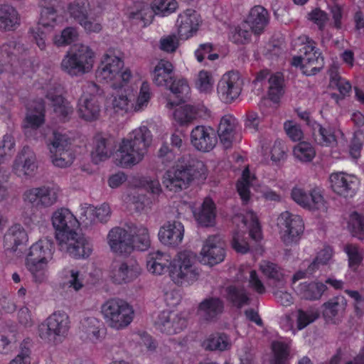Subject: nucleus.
Segmentation results:
<instances>
[{
  "label": "nucleus",
  "instance_id": "nucleus-1",
  "mask_svg": "<svg viewBox=\"0 0 364 364\" xmlns=\"http://www.w3.org/2000/svg\"><path fill=\"white\" fill-rule=\"evenodd\" d=\"M52 224L55 230V238L63 250L75 259L90 255L92 245L82 234L76 232L78 221L68 209L56 210L52 215Z\"/></svg>",
  "mask_w": 364,
  "mask_h": 364
},
{
  "label": "nucleus",
  "instance_id": "nucleus-2",
  "mask_svg": "<svg viewBox=\"0 0 364 364\" xmlns=\"http://www.w3.org/2000/svg\"><path fill=\"white\" fill-rule=\"evenodd\" d=\"M151 141L152 135L146 127L134 129L129 138L122 140L117 150V160L119 164L124 168H128L139 163Z\"/></svg>",
  "mask_w": 364,
  "mask_h": 364
},
{
  "label": "nucleus",
  "instance_id": "nucleus-3",
  "mask_svg": "<svg viewBox=\"0 0 364 364\" xmlns=\"http://www.w3.org/2000/svg\"><path fill=\"white\" fill-rule=\"evenodd\" d=\"M53 250V241L48 237L39 240L30 247L26 257V267L36 282L44 281L45 269L48 261L52 259Z\"/></svg>",
  "mask_w": 364,
  "mask_h": 364
},
{
  "label": "nucleus",
  "instance_id": "nucleus-4",
  "mask_svg": "<svg viewBox=\"0 0 364 364\" xmlns=\"http://www.w3.org/2000/svg\"><path fill=\"white\" fill-rule=\"evenodd\" d=\"M203 164L194 160L186 161L181 158L177 164L170 170H168L164 176L163 184L171 191L179 192L186 189L190 183L197 176L198 166Z\"/></svg>",
  "mask_w": 364,
  "mask_h": 364
},
{
  "label": "nucleus",
  "instance_id": "nucleus-5",
  "mask_svg": "<svg viewBox=\"0 0 364 364\" xmlns=\"http://www.w3.org/2000/svg\"><path fill=\"white\" fill-rule=\"evenodd\" d=\"M196 255L193 252L184 250L178 252L169 264V276L171 280L178 285L192 284L197 281L200 271L196 266Z\"/></svg>",
  "mask_w": 364,
  "mask_h": 364
},
{
  "label": "nucleus",
  "instance_id": "nucleus-6",
  "mask_svg": "<svg viewBox=\"0 0 364 364\" xmlns=\"http://www.w3.org/2000/svg\"><path fill=\"white\" fill-rule=\"evenodd\" d=\"M95 58L94 51L89 46L81 44L65 55L60 66L71 76H81L92 70Z\"/></svg>",
  "mask_w": 364,
  "mask_h": 364
},
{
  "label": "nucleus",
  "instance_id": "nucleus-7",
  "mask_svg": "<svg viewBox=\"0 0 364 364\" xmlns=\"http://www.w3.org/2000/svg\"><path fill=\"white\" fill-rule=\"evenodd\" d=\"M124 62L118 57L105 53L103 59L96 70V76L100 80L113 81L111 87L120 89L126 85L132 77L131 71L128 69L123 72Z\"/></svg>",
  "mask_w": 364,
  "mask_h": 364
},
{
  "label": "nucleus",
  "instance_id": "nucleus-8",
  "mask_svg": "<svg viewBox=\"0 0 364 364\" xmlns=\"http://www.w3.org/2000/svg\"><path fill=\"white\" fill-rule=\"evenodd\" d=\"M102 313L112 328L119 329L127 326L133 319L131 306L121 299H110L102 306Z\"/></svg>",
  "mask_w": 364,
  "mask_h": 364
},
{
  "label": "nucleus",
  "instance_id": "nucleus-9",
  "mask_svg": "<svg viewBox=\"0 0 364 364\" xmlns=\"http://www.w3.org/2000/svg\"><path fill=\"white\" fill-rule=\"evenodd\" d=\"M69 317L65 312H54L38 326L39 336L54 341L67 335L70 326Z\"/></svg>",
  "mask_w": 364,
  "mask_h": 364
},
{
  "label": "nucleus",
  "instance_id": "nucleus-10",
  "mask_svg": "<svg viewBox=\"0 0 364 364\" xmlns=\"http://www.w3.org/2000/svg\"><path fill=\"white\" fill-rule=\"evenodd\" d=\"M102 92L95 82H89L86 91L82 95L78 102V113L81 118L86 121H94L98 119L100 114V105L97 100V95Z\"/></svg>",
  "mask_w": 364,
  "mask_h": 364
},
{
  "label": "nucleus",
  "instance_id": "nucleus-11",
  "mask_svg": "<svg viewBox=\"0 0 364 364\" xmlns=\"http://www.w3.org/2000/svg\"><path fill=\"white\" fill-rule=\"evenodd\" d=\"M279 225L284 232L282 240L287 245L296 243L304 232V224L300 216L285 211L279 215Z\"/></svg>",
  "mask_w": 364,
  "mask_h": 364
},
{
  "label": "nucleus",
  "instance_id": "nucleus-12",
  "mask_svg": "<svg viewBox=\"0 0 364 364\" xmlns=\"http://www.w3.org/2000/svg\"><path fill=\"white\" fill-rule=\"evenodd\" d=\"M242 84L238 72L230 71L225 74L217 86L220 99L225 103L232 102L240 95Z\"/></svg>",
  "mask_w": 364,
  "mask_h": 364
},
{
  "label": "nucleus",
  "instance_id": "nucleus-13",
  "mask_svg": "<svg viewBox=\"0 0 364 364\" xmlns=\"http://www.w3.org/2000/svg\"><path fill=\"white\" fill-rule=\"evenodd\" d=\"M155 328L163 333L173 335L181 333L187 326V320L181 314L170 311L160 312L154 321Z\"/></svg>",
  "mask_w": 364,
  "mask_h": 364
},
{
  "label": "nucleus",
  "instance_id": "nucleus-14",
  "mask_svg": "<svg viewBox=\"0 0 364 364\" xmlns=\"http://www.w3.org/2000/svg\"><path fill=\"white\" fill-rule=\"evenodd\" d=\"M141 274V267L134 259L129 258L124 262L112 266L111 278L117 284L129 283L136 279Z\"/></svg>",
  "mask_w": 364,
  "mask_h": 364
},
{
  "label": "nucleus",
  "instance_id": "nucleus-15",
  "mask_svg": "<svg viewBox=\"0 0 364 364\" xmlns=\"http://www.w3.org/2000/svg\"><path fill=\"white\" fill-rule=\"evenodd\" d=\"M291 198L301 207L311 210L326 209L322 195L314 189L306 192L301 188H294L291 193Z\"/></svg>",
  "mask_w": 364,
  "mask_h": 364
},
{
  "label": "nucleus",
  "instance_id": "nucleus-16",
  "mask_svg": "<svg viewBox=\"0 0 364 364\" xmlns=\"http://www.w3.org/2000/svg\"><path fill=\"white\" fill-rule=\"evenodd\" d=\"M224 242L219 235L209 236L201 250L202 259L210 266L223 261L225 255Z\"/></svg>",
  "mask_w": 364,
  "mask_h": 364
},
{
  "label": "nucleus",
  "instance_id": "nucleus-17",
  "mask_svg": "<svg viewBox=\"0 0 364 364\" xmlns=\"http://www.w3.org/2000/svg\"><path fill=\"white\" fill-rule=\"evenodd\" d=\"M191 141L197 150L208 152L215 146L217 137L211 127L196 126L191 133Z\"/></svg>",
  "mask_w": 364,
  "mask_h": 364
},
{
  "label": "nucleus",
  "instance_id": "nucleus-18",
  "mask_svg": "<svg viewBox=\"0 0 364 364\" xmlns=\"http://www.w3.org/2000/svg\"><path fill=\"white\" fill-rule=\"evenodd\" d=\"M224 301L218 296H208L200 301L197 312L201 318L208 322H215L223 314Z\"/></svg>",
  "mask_w": 364,
  "mask_h": 364
},
{
  "label": "nucleus",
  "instance_id": "nucleus-19",
  "mask_svg": "<svg viewBox=\"0 0 364 364\" xmlns=\"http://www.w3.org/2000/svg\"><path fill=\"white\" fill-rule=\"evenodd\" d=\"M107 240L112 251L117 254L128 255L133 250L130 233L120 227H115L109 232Z\"/></svg>",
  "mask_w": 364,
  "mask_h": 364
},
{
  "label": "nucleus",
  "instance_id": "nucleus-20",
  "mask_svg": "<svg viewBox=\"0 0 364 364\" xmlns=\"http://www.w3.org/2000/svg\"><path fill=\"white\" fill-rule=\"evenodd\" d=\"M28 236L20 225L11 226L4 236V247L6 252L15 253L17 257L22 254L21 247L27 242Z\"/></svg>",
  "mask_w": 364,
  "mask_h": 364
},
{
  "label": "nucleus",
  "instance_id": "nucleus-21",
  "mask_svg": "<svg viewBox=\"0 0 364 364\" xmlns=\"http://www.w3.org/2000/svg\"><path fill=\"white\" fill-rule=\"evenodd\" d=\"M184 234V228L178 221H168L159 231V239L164 245L177 247L181 243Z\"/></svg>",
  "mask_w": 364,
  "mask_h": 364
},
{
  "label": "nucleus",
  "instance_id": "nucleus-22",
  "mask_svg": "<svg viewBox=\"0 0 364 364\" xmlns=\"http://www.w3.org/2000/svg\"><path fill=\"white\" fill-rule=\"evenodd\" d=\"M200 23L199 15L193 9L180 14L176 21L178 33L181 39H188L196 33Z\"/></svg>",
  "mask_w": 364,
  "mask_h": 364
},
{
  "label": "nucleus",
  "instance_id": "nucleus-23",
  "mask_svg": "<svg viewBox=\"0 0 364 364\" xmlns=\"http://www.w3.org/2000/svg\"><path fill=\"white\" fill-rule=\"evenodd\" d=\"M14 171L18 176H31L37 168L36 158L34 152L28 146H24L16 156Z\"/></svg>",
  "mask_w": 364,
  "mask_h": 364
},
{
  "label": "nucleus",
  "instance_id": "nucleus-24",
  "mask_svg": "<svg viewBox=\"0 0 364 364\" xmlns=\"http://www.w3.org/2000/svg\"><path fill=\"white\" fill-rule=\"evenodd\" d=\"M25 200L28 202L41 204L43 207H50L58 200V190L53 187L41 186L28 190L24 193Z\"/></svg>",
  "mask_w": 364,
  "mask_h": 364
},
{
  "label": "nucleus",
  "instance_id": "nucleus-25",
  "mask_svg": "<svg viewBox=\"0 0 364 364\" xmlns=\"http://www.w3.org/2000/svg\"><path fill=\"white\" fill-rule=\"evenodd\" d=\"M210 111L203 105H186L176 109L173 117L181 125H187L197 118L210 117Z\"/></svg>",
  "mask_w": 364,
  "mask_h": 364
},
{
  "label": "nucleus",
  "instance_id": "nucleus-26",
  "mask_svg": "<svg viewBox=\"0 0 364 364\" xmlns=\"http://www.w3.org/2000/svg\"><path fill=\"white\" fill-rule=\"evenodd\" d=\"M304 63L302 64V71L306 75H314L319 72L324 65L323 58L318 49L308 44L304 46Z\"/></svg>",
  "mask_w": 364,
  "mask_h": 364
},
{
  "label": "nucleus",
  "instance_id": "nucleus-27",
  "mask_svg": "<svg viewBox=\"0 0 364 364\" xmlns=\"http://www.w3.org/2000/svg\"><path fill=\"white\" fill-rule=\"evenodd\" d=\"M58 0H40L41 11L38 26L48 31L55 26L58 17L56 8L58 6Z\"/></svg>",
  "mask_w": 364,
  "mask_h": 364
},
{
  "label": "nucleus",
  "instance_id": "nucleus-28",
  "mask_svg": "<svg viewBox=\"0 0 364 364\" xmlns=\"http://www.w3.org/2000/svg\"><path fill=\"white\" fill-rule=\"evenodd\" d=\"M193 215L199 225L211 227L215 222V205L210 198H205L198 208L193 211Z\"/></svg>",
  "mask_w": 364,
  "mask_h": 364
},
{
  "label": "nucleus",
  "instance_id": "nucleus-29",
  "mask_svg": "<svg viewBox=\"0 0 364 364\" xmlns=\"http://www.w3.org/2000/svg\"><path fill=\"white\" fill-rule=\"evenodd\" d=\"M252 31L260 34L268 23V12L261 6L253 7L245 21Z\"/></svg>",
  "mask_w": 364,
  "mask_h": 364
},
{
  "label": "nucleus",
  "instance_id": "nucleus-30",
  "mask_svg": "<svg viewBox=\"0 0 364 364\" xmlns=\"http://www.w3.org/2000/svg\"><path fill=\"white\" fill-rule=\"evenodd\" d=\"M130 232V237H132V244L133 250L136 249L139 251H145L149 248L151 245V240L149 230L147 228L135 224L128 225Z\"/></svg>",
  "mask_w": 364,
  "mask_h": 364
},
{
  "label": "nucleus",
  "instance_id": "nucleus-31",
  "mask_svg": "<svg viewBox=\"0 0 364 364\" xmlns=\"http://www.w3.org/2000/svg\"><path fill=\"white\" fill-rule=\"evenodd\" d=\"M173 65L165 60H161L152 72L153 82L157 86L166 87L175 78L173 73Z\"/></svg>",
  "mask_w": 364,
  "mask_h": 364
},
{
  "label": "nucleus",
  "instance_id": "nucleus-32",
  "mask_svg": "<svg viewBox=\"0 0 364 364\" xmlns=\"http://www.w3.org/2000/svg\"><path fill=\"white\" fill-rule=\"evenodd\" d=\"M26 119L28 126L33 129H37L44 123L45 105L42 99L33 100L28 105Z\"/></svg>",
  "mask_w": 364,
  "mask_h": 364
},
{
  "label": "nucleus",
  "instance_id": "nucleus-33",
  "mask_svg": "<svg viewBox=\"0 0 364 364\" xmlns=\"http://www.w3.org/2000/svg\"><path fill=\"white\" fill-rule=\"evenodd\" d=\"M95 150L92 151V160L95 164L109 158L114 149V139L97 134L95 136Z\"/></svg>",
  "mask_w": 364,
  "mask_h": 364
},
{
  "label": "nucleus",
  "instance_id": "nucleus-34",
  "mask_svg": "<svg viewBox=\"0 0 364 364\" xmlns=\"http://www.w3.org/2000/svg\"><path fill=\"white\" fill-rule=\"evenodd\" d=\"M166 88L169 90L176 98V101L168 102L167 107H168L184 103L189 98L190 87L186 80L174 78Z\"/></svg>",
  "mask_w": 364,
  "mask_h": 364
},
{
  "label": "nucleus",
  "instance_id": "nucleus-35",
  "mask_svg": "<svg viewBox=\"0 0 364 364\" xmlns=\"http://www.w3.org/2000/svg\"><path fill=\"white\" fill-rule=\"evenodd\" d=\"M235 129V119L232 116L225 115L221 118L218 129V134L225 149H229L232 146Z\"/></svg>",
  "mask_w": 364,
  "mask_h": 364
},
{
  "label": "nucleus",
  "instance_id": "nucleus-36",
  "mask_svg": "<svg viewBox=\"0 0 364 364\" xmlns=\"http://www.w3.org/2000/svg\"><path fill=\"white\" fill-rule=\"evenodd\" d=\"M331 187L338 195L345 198L351 197L355 193L353 183L348 181L343 173H333L330 176Z\"/></svg>",
  "mask_w": 364,
  "mask_h": 364
},
{
  "label": "nucleus",
  "instance_id": "nucleus-37",
  "mask_svg": "<svg viewBox=\"0 0 364 364\" xmlns=\"http://www.w3.org/2000/svg\"><path fill=\"white\" fill-rule=\"evenodd\" d=\"M347 301L343 296H337L321 306L323 317L327 320H332L342 314L346 308Z\"/></svg>",
  "mask_w": 364,
  "mask_h": 364
},
{
  "label": "nucleus",
  "instance_id": "nucleus-38",
  "mask_svg": "<svg viewBox=\"0 0 364 364\" xmlns=\"http://www.w3.org/2000/svg\"><path fill=\"white\" fill-rule=\"evenodd\" d=\"M171 262L160 251L151 252L149 254L146 260V267L151 273L157 275H161L164 272H169V264Z\"/></svg>",
  "mask_w": 364,
  "mask_h": 364
},
{
  "label": "nucleus",
  "instance_id": "nucleus-39",
  "mask_svg": "<svg viewBox=\"0 0 364 364\" xmlns=\"http://www.w3.org/2000/svg\"><path fill=\"white\" fill-rule=\"evenodd\" d=\"M18 11L11 5H0V29L14 30L20 23Z\"/></svg>",
  "mask_w": 364,
  "mask_h": 364
},
{
  "label": "nucleus",
  "instance_id": "nucleus-40",
  "mask_svg": "<svg viewBox=\"0 0 364 364\" xmlns=\"http://www.w3.org/2000/svg\"><path fill=\"white\" fill-rule=\"evenodd\" d=\"M46 98L52 102L53 111L61 121L65 122L70 119V115L73 112L70 102H68L60 95L48 93L46 95Z\"/></svg>",
  "mask_w": 364,
  "mask_h": 364
},
{
  "label": "nucleus",
  "instance_id": "nucleus-41",
  "mask_svg": "<svg viewBox=\"0 0 364 364\" xmlns=\"http://www.w3.org/2000/svg\"><path fill=\"white\" fill-rule=\"evenodd\" d=\"M225 292L228 301L237 309L250 304L251 299L246 289L242 287L230 285L226 287Z\"/></svg>",
  "mask_w": 364,
  "mask_h": 364
},
{
  "label": "nucleus",
  "instance_id": "nucleus-42",
  "mask_svg": "<svg viewBox=\"0 0 364 364\" xmlns=\"http://www.w3.org/2000/svg\"><path fill=\"white\" fill-rule=\"evenodd\" d=\"M326 289V285L321 282H304L297 287L298 293L306 300L319 299Z\"/></svg>",
  "mask_w": 364,
  "mask_h": 364
},
{
  "label": "nucleus",
  "instance_id": "nucleus-43",
  "mask_svg": "<svg viewBox=\"0 0 364 364\" xmlns=\"http://www.w3.org/2000/svg\"><path fill=\"white\" fill-rule=\"evenodd\" d=\"M206 350L223 351L230 346V339L224 333H215L208 336L203 342Z\"/></svg>",
  "mask_w": 364,
  "mask_h": 364
},
{
  "label": "nucleus",
  "instance_id": "nucleus-44",
  "mask_svg": "<svg viewBox=\"0 0 364 364\" xmlns=\"http://www.w3.org/2000/svg\"><path fill=\"white\" fill-rule=\"evenodd\" d=\"M273 358L270 364H289L290 347L289 344L274 341L271 344Z\"/></svg>",
  "mask_w": 364,
  "mask_h": 364
},
{
  "label": "nucleus",
  "instance_id": "nucleus-45",
  "mask_svg": "<svg viewBox=\"0 0 364 364\" xmlns=\"http://www.w3.org/2000/svg\"><path fill=\"white\" fill-rule=\"evenodd\" d=\"M68 10L71 18L76 22L88 17L90 6L88 0H74L68 5Z\"/></svg>",
  "mask_w": 364,
  "mask_h": 364
},
{
  "label": "nucleus",
  "instance_id": "nucleus-46",
  "mask_svg": "<svg viewBox=\"0 0 364 364\" xmlns=\"http://www.w3.org/2000/svg\"><path fill=\"white\" fill-rule=\"evenodd\" d=\"M178 4L175 0H154L149 6L154 14L167 16L173 12L177 8Z\"/></svg>",
  "mask_w": 364,
  "mask_h": 364
},
{
  "label": "nucleus",
  "instance_id": "nucleus-47",
  "mask_svg": "<svg viewBox=\"0 0 364 364\" xmlns=\"http://www.w3.org/2000/svg\"><path fill=\"white\" fill-rule=\"evenodd\" d=\"M71 145L70 138L66 134L53 132V139L48 144L50 153L70 149Z\"/></svg>",
  "mask_w": 364,
  "mask_h": 364
},
{
  "label": "nucleus",
  "instance_id": "nucleus-48",
  "mask_svg": "<svg viewBox=\"0 0 364 364\" xmlns=\"http://www.w3.org/2000/svg\"><path fill=\"white\" fill-rule=\"evenodd\" d=\"M50 158L55 166L66 168L73 163L75 155L70 149L56 151V153H50Z\"/></svg>",
  "mask_w": 364,
  "mask_h": 364
},
{
  "label": "nucleus",
  "instance_id": "nucleus-49",
  "mask_svg": "<svg viewBox=\"0 0 364 364\" xmlns=\"http://www.w3.org/2000/svg\"><path fill=\"white\" fill-rule=\"evenodd\" d=\"M294 155L299 161L309 162L316 155V151L311 144L302 141L294 149Z\"/></svg>",
  "mask_w": 364,
  "mask_h": 364
},
{
  "label": "nucleus",
  "instance_id": "nucleus-50",
  "mask_svg": "<svg viewBox=\"0 0 364 364\" xmlns=\"http://www.w3.org/2000/svg\"><path fill=\"white\" fill-rule=\"evenodd\" d=\"M262 273L270 279L281 282L283 279V273L281 268L277 264L268 261H262L260 264Z\"/></svg>",
  "mask_w": 364,
  "mask_h": 364
},
{
  "label": "nucleus",
  "instance_id": "nucleus-51",
  "mask_svg": "<svg viewBox=\"0 0 364 364\" xmlns=\"http://www.w3.org/2000/svg\"><path fill=\"white\" fill-rule=\"evenodd\" d=\"M100 321L94 317H88L81 322L82 330L90 339L98 338L100 336Z\"/></svg>",
  "mask_w": 364,
  "mask_h": 364
},
{
  "label": "nucleus",
  "instance_id": "nucleus-52",
  "mask_svg": "<svg viewBox=\"0 0 364 364\" xmlns=\"http://www.w3.org/2000/svg\"><path fill=\"white\" fill-rule=\"evenodd\" d=\"M77 38V31L73 27H67L63 29L60 36H55L54 43L58 46H64L71 44Z\"/></svg>",
  "mask_w": 364,
  "mask_h": 364
},
{
  "label": "nucleus",
  "instance_id": "nucleus-53",
  "mask_svg": "<svg viewBox=\"0 0 364 364\" xmlns=\"http://www.w3.org/2000/svg\"><path fill=\"white\" fill-rule=\"evenodd\" d=\"M353 236L358 237L360 240L364 238V218L358 213L354 212L350 215L348 223Z\"/></svg>",
  "mask_w": 364,
  "mask_h": 364
},
{
  "label": "nucleus",
  "instance_id": "nucleus-54",
  "mask_svg": "<svg viewBox=\"0 0 364 364\" xmlns=\"http://www.w3.org/2000/svg\"><path fill=\"white\" fill-rule=\"evenodd\" d=\"M213 80L210 73L201 70L198 73L196 87L200 92L209 93L213 90Z\"/></svg>",
  "mask_w": 364,
  "mask_h": 364
},
{
  "label": "nucleus",
  "instance_id": "nucleus-55",
  "mask_svg": "<svg viewBox=\"0 0 364 364\" xmlns=\"http://www.w3.org/2000/svg\"><path fill=\"white\" fill-rule=\"evenodd\" d=\"M344 251L348 257L349 267L355 270L363 260V257L356 245L348 244L344 247Z\"/></svg>",
  "mask_w": 364,
  "mask_h": 364
},
{
  "label": "nucleus",
  "instance_id": "nucleus-56",
  "mask_svg": "<svg viewBox=\"0 0 364 364\" xmlns=\"http://www.w3.org/2000/svg\"><path fill=\"white\" fill-rule=\"evenodd\" d=\"M17 340V333L14 331L0 332V353H8Z\"/></svg>",
  "mask_w": 364,
  "mask_h": 364
},
{
  "label": "nucleus",
  "instance_id": "nucleus-57",
  "mask_svg": "<svg viewBox=\"0 0 364 364\" xmlns=\"http://www.w3.org/2000/svg\"><path fill=\"white\" fill-rule=\"evenodd\" d=\"M250 171L245 169L242 172V179L237 183V190L244 202H247L250 199Z\"/></svg>",
  "mask_w": 364,
  "mask_h": 364
},
{
  "label": "nucleus",
  "instance_id": "nucleus-58",
  "mask_svg": "<svg viewBox=\"0 0 364 364\" xmlns=\"http://www.w3.org/2000/svg\"><path fill=\"white\" fill-rule=\"evenodd\" d=\"M319 138L315 139L317 144L321 146H330L331 144L336 141V136L331 128H325L321 124H318Z\"/></svg>",
  "mask_w": 364,
  "mask_h": 364
},
{
  "label": "nucleus",
  "instance_id": "nucleus-59",
  "mask_svg": "<svg viewBox=\"0 0 364 364\" xmlns=\"http://www.w3.org/2000/svg\"><path fill=\"white\" fill-rule=\"evenodd\" d=\"M129 18L132 19L140 20L146 25L152 20V11L149 4H142L139 9L132 11L129 14Z\"/></svg>",
  "mask_w": 364,
  "mask_h": 364
},
{
  "label": "nucleus",
  "instance_id": "nucleus-60",
  "mask_svg": "<svg viewBox=\"0 0 364 364\" xmlns=\"http://www.w3.org/2000/svg\"><path fill=\"white\" fill-rule=\"evenodd\" d=\"M94 215L96 218L101 223H107L110 218L111 210L108 204L104 203L99 208L90 206L85 211Z\"/></svg>",
  "mask_w": 364,
  "mask_h": 364
},
{
  "label": "nucleus",
  "instance_id": "nucleus-61",
  "mask_svg": "<svg viewBox=\"0 0 364 364\" xmlns=\"http://www.w3.org/2000/svg\"><path fill=\"white\" fill-rule=\"evenodd\" d=\"M29 343V341H23L20 346V353L11 361L10 364H31Z\"/></svg>",
  "mask_w": 364,
  "mask_h": 364
},
{
  "label": "nucleus",
  "instance_id": "nucleus-62",
  "mask_svg": "<svg viewBox=\"0 0 364 364\" xmlns=\"http://www.w3.org/2000/svg\"><path fill=\"white\" fill-rule=\"evenodd\" d=\"M213 50V44L210 43L200 44L199 48L196 50L195 55L198 62H202L205 56L208 55V59L210 60H215L218 58L219 55L217 53L211 54Z\"/></svg>",
  "mask_w": 364,
  "mask_h": 364
},
{
  "label": "nucleus",
  "instance_id": "nucleus-63",
  "mask_svg": "<svg viewBox=\"0 0 364 364\" xmlns=\"http://www.w3.org/2000/svg\"><path fill=\"white\" fill-rule=\"evenodd\" d=\"M318 317L316 312H307L301 309L298 311L297 327L299 330L304 328L309 323L314 322Z\"/></svg>",
  "mask_w": 364,
  "mask_h": 364
},
{
  "label": "nucleus",
  "instance_id": "nucleus-64",
  "mask_svg": "<svg viewBox=\"0 0 364 364\" xmlns=\"http://www.w3.org/2000/svg\"><path fill=\"white\" fill-rule=\"evenodd\" d=\"M284 128L289 137L294 141H300L303 137V132L299 125L292 121H287L284 124Z\"/></svg>",
  "mask_w": 364,
  "mask_h": 364
}]
</instances>
